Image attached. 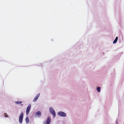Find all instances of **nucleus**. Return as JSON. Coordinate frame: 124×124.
Wrapping results in <instances>:
<instances>
[{
	"label": "nucleus",
	"instance_id": "nucleus-13",
	"mask_svg": "<svg viewBox=\"0 0 124 124\" xmlns=\"http://www.w3.org/2000/svg\"><path fill=\"white\" fill-rule=\"evenodd\" d=\"M23 105V104H21V105Z\"/></svg>",
	"mask_w": 124,
	"mask_h": 124
},
{
	"label": "nucleus",
	"instance_id": "nucleus-10",
	"mask_svg": "<svg viewBox=\"0 0 124 124\" xmlns=\"http://www.w3.org/2000/svg\"><path fill=\"white\" fill-rule=\"evenodd\" d=\"M22 102L21 101H16L15 103L16 104H19L22 103Z\"/></svg>",
	"mask_w": 124,
	"mask_h": 124
},
{
	"label": "nucleus",
	"instance_id": "nucleus-8",
	"mask_svg": "<svg viewBox=\"0 0 124 124\" xmlns=\"http://www.w3.org/2000/svg\"><path fill=\"white\" fill-rule=\"evenodd\" d=\"M118 39V37H116L115 39V40L113 41V43H116L117 42Z\"/></svg>",
	"mask_w": 124,
	"mask_h": 124
},
{
	"label": "nucleus",
	"instance_id": "nucleus-11",
	"mask_svg": "<svg viewBox=\"0 0 124 124\" xmlns=\"http://www.w3.org/2000/svg\"><path fill=\"white\" fill-rule=\"evenodd\" d=\"M101 88L100 87H98L97 88V90L99 92H100Z\"/></svg>",
	"mask_w": 124,
	"mask_h": 124
},
{
	"label": "nucleus",
	"instance_id": "nucleus-2",
	"mask_svg": "<svg viewBox=\"0 0 124 124\" xmlns=\"http://www.w3.org/2000/svg\"><path fill=\"white\" fill-rule=\"evenodd\" d=\"M23 112H22L19 116V122L20 124L22 123L23 119Z\"/></svg>",
	"mask_w": 124,
	"mask_h": 124
},
{
	"label": "nucleus",
	"instance_id": "nucleus-9",
	"mask_svg": "<svg viewBox=\"0 0 124 124\" xmlns=\"http://www.w3.org/2000/svg\"><path fill=\"white\" fill-rule=\"evenodd\" d=\"M26 122L27 123H28L29 122V120L28 117H26Z\"/></svg>",
	"mask_w": 124,
	"mask_h": 124
},
{
	"label": "nucleus",
	"instance_id": "nucleus-3",
	"mask_svg": "<svg viewBox=\"0 0 124 124\" xmlns=\"http://www.w3.org/2000/svg\"><path fill=\"white\" fill-rule=\"evenodd\" d=\"M58 114L59 116L63 117L66 116V114L65 113L62 111L59 112Z\"/></svg>",
	"mask_w": 124,
	"mask_h": 124
},
{
	"label": "nucleus",
	"instance_id": "nucleus-7",
	"mask_svg": "<svg viewBox=\"0 0 124 124\" xmlns=\"http://www.w3.org/2000/svg\"><path fill=\"white\" fill-rule=\"evenodd\" d=\"M36 115L38 116H39L41 115V112L39 111L37 112L36 113Z\"/></svg>",
	"mask_w": 124,
	"mask_h": 124
},
{
	"label": "nucleus",
	"instance_id": "nucleus-5",
	"mask_svg": "<svg viewBox=\"0 0 124 124\" xmlns=\"http://www.w3.org/2000/svg\"><path fill=\"white\" fill-rule=\"evenodd\" d=\"M40 94L39 93L37 94L36 96L35 97L34 99H33V101L34 102L36 101L38 99L39 97V96Z\"/></svg>",
	"mask_w": 124,
	"mask_h": 124
},
{
	"label": "nucleus",
	"instance_id": "nucleus-12",
	"mask_svg": "<svg viewBox=\"0 0 124 124\" xmlns=\"http://www.w3.org/2000/svg\"><path fill=\"white\" fill-rule=\"evenodd\" d=\"M5 117H8V116H7L6 115H5Z\"/></svg>",
	"mask_w": 124,
	"mask_h": 124
},
{
	"label": "nucleus",
	"instance_id": "nucleus-6",
	"mask_svg": "<svg viewBox=\"0 0 124 124\" xmlns=\"http://www.w3.org/2000/svg\"><path fill=\"white\" fill-rule=\"evenodd\" d=\"M51 121V118L50 116H48L46 124H50Z\"/></svg>",
	"mask_w": 124,
	"mask_h": 124
},
{
	"label": "nucleus",
	"instance_id": "nucleus-1",
	"mask_svg": "<svg viewBox=\"0 0 124 124\" xmlns=\"http://www.w3.org/2000/svg\"><path fill=\"white\" fill-rule=\"evenodd\" d=\"M49 111L53 115L54 117H55L56 116V114L53 109L52 108H49Z\"/></svg>",
	"mask_w": 124,
	"mask_h": 124
},
{
	"label": "nucleus",
	"instance_id": "nucleus-4",
	"mask_svg": "<svg viewBox=\"0 0 124 124\" xmlns=\"http://www.w3.org/2000/svg\"><path fill=\"white\" fill-rule=\"evenodd\" d=\"M31 105L30 104H29L27 107L26 110V114L27 115H28V114L31 109Z\"/></svg>",
	"mask_w": 124,
	"mask_h": 124
}]
</instances>
